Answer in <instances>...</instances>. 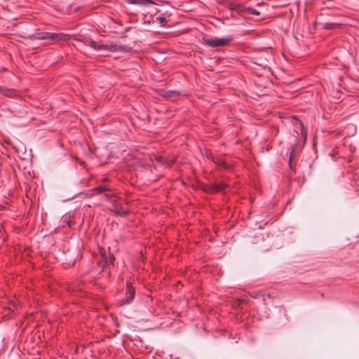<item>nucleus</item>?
<instances>
[{"label":"nucleus","mask_w":359,"mask_h":359,"mask_svg":"<svg viewBox=\"0 0 359 359\" xmlns=\"http://www.w3.org/2000/svg\"><path fill=\"white\" fill-rule=\"evenodd\" d=\"M85 44L87 46H89L92 48H93L97 51H100V52H102V51H105V50L116 51L118 50H125V51L127 50V47H126V46H118L117 44H114V43L103 44L101 42H97V41H95L90 39L86 40Z\"/></svg>","instance_id":"nucleus-1"},{"label":"nucleus","mask_w":359,"mask_h":359,"mask_svg":"<svg viewBox=\"0 0 359 359\" xmlns=\"http://www.w3.org/2000/svg\"><path fill=\"white\" fill-rule=\"evenodd\" d=\"M40 39H50L54 41H66L68 35L62 33L43 32L38 34Z\"/></svg>","instance_id":"nucleus-2"},{"label":"nucleus","mask_w":359,"mask_h":359,"mask_svg":"<svg viewBox=\"0 0 359 359\" xmlns=\"http://www.w3.org/2000/svg\"><path fill=\"white\" fill-rule=\"evenodd\" d=\"M230 39L215 38L204 39V42L210 47H219L226 45L230 41Z\"/></svg>","instance_id":"nucleus-3"},{"label":"nucleus","mask_w":359,"mask_h":359,"mask_svg":"<svg viewBox=\"0 0 359 359\" xmlns=\"http://www.w3.org/2000/svg\"><path fill=\"white\" fill-rule=\"evenodd\" d=\"M127 294H128V297L126 298L123 304H130L135 297V288L132 287L130 283H127Z\"/></svg>","instance_id":"nucleus-4"},{"label":"nucleus","mask_w":359,"mask_h":359,"mask_svg":"<svg viewBox=\"0 0 359 359\" xmlns=\"http://www.w3.org/2000/svg\"><path fill=\"white\" fill-rule=\"evenodd\" d=\"M162 95L168 99H173V98H175L178 95V93L176 91L168 90V91H165L162 94Z\"/></svg>","instance_id":"nucleus-5"},{"label":"nucleus","mask_w":359,"mask_h":359,"mask_svg":"<svg viewBox=\"0 0 359 359\" xmlns=\"http://www.w3.org/2000/svg\"><path fill=\"white\" fill-rule=\"evenodd\" d=\"M104 250L103 249H100V255L102 256V258L103 261L104 262L105 265H107V264L109 265L110 264H112V262H113V260L114 259V257H110L109 259H108L107 258V257L105 256V255L104 253Z\"/></svg>","instance_id":"nucleus-6"},{"label":"nucleus","mask_w":359,"mask_h":359,"mask_svg":"<svg viewBox=\"0 0 359 359\" xmlns=\"http://www.w3.org/2000/svg\"><path fill=\"white\" fill-rule=\"evenodd\" d=\"M171 15V13L168 12H165L163 15L158 16L156 18V20L161 25L165 22L167 18H169Z\"/></svg>","instance_id":"nucleus-7"},{"label":"nucleus","mask_w":359,"mask_h":359,"mask_svg":"<svg viewBox=\"0 0 359 359\" xmlns=\"http://www.w3.org/2000/svg\"><path fill=\"white\" fill-rule=\"evenodd\" d=\"M341 24L337 23H325L323 25V28L327 29H336L341 26Z\"/></svg>","instance_id":"nucleus-8"},{"label":"nucleus","mask_w":359,"mask_h":359,"mask_svg":"<svg viewBox=\"0 0 359 359\" xmlns=\"http://www.w3.org/2000/svg\"><path fill=\"white\" fill-rule=\"evenodd\" d=\"M154 2L151 0H137L136 4L147 6L150 4H154Z\"/></svg>","instance_id":"nucleus-9"},{"label":"nucleus","mask_w":359,"mask_h":359,"mask_svg":"<svg viewBox=\"0 0 359 359\" xmlns=\"http://www.w3.org/2000/svg\"><path fill=\"white\" fill-rule=\"evenodd\" d=\"M107 190V187L104 185L99 186L94 189V191L100 194Z\"/></svg>","instance_id":"nucleus-10"},{"label":"nucleus","mask_w":359,"mask_h":359,"mask_svg":"<svg viewBox=\"0 0 359 359\" xmlns=\"http://www.w3.org/2000/svg\"><path fill=\"white\" fill-rule=\"evenodd\" d=\"M226 187V184H217L215 187L214 188V191H220V190H222L223 189H224V187Z\"/></svg>","instance_id":"nucleus-11"},{"label":"nucleus","mask_w":359,"mask_h":359,"mask_svg":"<svg viewBox=\"0 0 359 359\" xmlns=\"http://www.w3.org/2000/svg\"><path fill=\"white\" fill-rule=\"evenodd\" d=\"M248 11L249 13H250L252 15H259V12L257 11V10H255V8H248Z\"/></svg>","instance_id":"nucleus-12"},{"label":"nucleus","mask_w":359,"mask_h":359,"mask_svg":"<svg viewBox=\"0 0 359 359\" xmlns=\"http://www.w3.org/2000/svg\"><path fill=\"white\" fill-rule=\"evenodd\" d=\"M297 121L299 122V126L301 127L302 134L303 135L306 136V130H305V128H304V127L303 126V123L301 121H299V120H297Z\"/></svg>","instance_id":"nucleus-13"},{"label":"nucleus","mask_w":359,"mask_h":359,"mask_svg":"<svg viewBox=\"0 0 359 359\" xmlns=\"http://www.w3.org/2000/svg\"><path fill=\"white\" fill-rule=\"evenodd\" d=\"M130 4H136L137 0H126Z\"/></svg>","instance_id":"nucleus-14"},{"label":"nucleus","mask_w":359,"mask_h":359,"mask_svg":"<svg viewBox=\"0 0 359 359\" xmlns=\"http://www.w3.org/2000/svg\"><path fill=\"white\" fill-rule=\"evenodd\" d=\"M117 213L121 215V214H126L127 212H121L118 211Z\"/></svg>","instance_id":"nucleus-15"}]
</instances>
